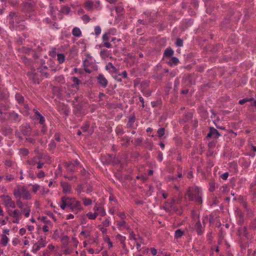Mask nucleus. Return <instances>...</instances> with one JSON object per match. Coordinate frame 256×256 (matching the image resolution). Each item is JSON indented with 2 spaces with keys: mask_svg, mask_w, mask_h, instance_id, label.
<instances>
[{
  "mask_svg": "<svg viewBox=\"0 0 256 256\" xmlns=\"http://www.w3.org/2000/svg\"><path fill=\"white\" fill-rule=\"evenodd\" d=\"M34 110L35 112V114L34 115L35 118H36L38 120H39V122L40 124H44L45 121L44 117L35 109H34Z\"/></svg>",
  "mask_w": 256,
  "mask_h": 256,
  "instance_id": "nucleus-8",
  "label": "nucleus"
},
{
  "mask_svg": "<svg viewBox=\"0 0 256 256\" xmlns=\"http://www.w3.org/2000/svg\"><path fill=\"white\" fill-rule=\"evenodd\" d=\"M194 229L197 232L198 235H201L203 233V227L198 220L194 225Z\"/></svg>",
  "mask_w": 256,
  "mask_h": 256,
  "instance_id": "nucleus-7",
  "label": "nucleus"
},
{
  "mask_svg": "<svg viewBox=\"0 0 256 256\" xmlns=\"http://www.w3.org/2000/svg\"><path fill=\"white\" fill-rule=\"evenodd\" d=\"M14 195L18 198H20L22 196L26 200H30L31 198L30 192L26 188L20 185H17L14 188Z\"/></svg>",
  "mask_w": 256,
  "mask_h": 256,
  "instance_id": "nucleus-2",
  "label": "nucleus"
},
{
  "mask_svg": "<svg viewBox=\"0 0 256 256\" xmlns=\"http://www.w3.org/2000/svg\"><path fill=\"white\" fill-rule=\"evenodd\" d=\"M248 98H245L242 100H240L238 102L239 104H243L246 102H248Z\"/></svg>",
  "mask_w": 256,
  "mask_h": 256,
  "instance_id": "nucleus-54",
  "label": "nucleus"
},
{
  "mask_svg": "<svg viewBox=\"0 0 256 256\" xmlns=\"http://www.w3.org/2000/svg\"><path fill=\"white\" fill-rule=\"evenodd\" d=\"M138 240H136V248L138 249L139 248L140 246V244L142 243V238L140 236H138Z\"/></svg>",
  "mask_w": 256,
  "mask_h": 256,
  "instance_id": "nucleus-42",
  "label": "nucleus"
},
{
  "mask_svg": "<svg viewBox=\"0 0 256 256\" xmlns=\"http://www.w3.org/2000/svg\"><path fill=\"white\" fill-rule=\"evenodd\" d=\"M8 238L6 234H2V238L0 240L1 244L3 246H6L8 242Z\"/></svg>",
  "mask_w": 256,
  "mask_h": 256,
  "instance_id": "nucleus-21",
  "label": "nucleus"
},
{
  "mask_svg": "<svg viewBox=\"0 0 256 256\" xmlns=\"http://www.w3.org/2000/svg\"><path fill=\"white\" fill-rule=\"evenodd\" d=\"M92 56L89 55L86 56V58L84 62V66H88L90 62V60H92Z\"/></svg>",
  "mask_w": 256,
  "mask_h": 256,
  "instance_id": "nucleus-36",
  "label": "nucleus"
},
{
  "mask_svg": "<svg viewBox=\"0 0 256 256\" xmlns=\"http://www.w3.org/2000/svg\"><path fill=\"white\" fill-rule=\"evenodd\" d=\"M57 59L60 64H62L64 61V56L62 54H57Z\"/></svg>",
  "mask_w": 256,
  "mask_h": 256,
  "instance_id": "nucleus-26",
  "label": "nucleus"
},
{
  "mask_svg": "<svg viewBox=\"0 0 256 256\" xmlns=\"http://www.w3.org/2000/svg\"><path fill=\"white\" fill-rule=\"evenodd\" d=\"M102 39L103 40V42H108L110 40V35L109 34H104L102 37Z\"/></svg>",
  "mask_w": 256,
  "mask_h": 256,
  "instance_id": "nucleus-41",
  "label": "nucleus"
},
{
  "mask_svg": "<svg viewBox=\"0 0 256 256\" xmlns=\"http://www.w3.org/2000/svg\"><path fill=\"white\" fill-rule=\"evenodd\" d=\"M142 142V140L141 138H136L134 141V144L136 145H140Z\"/></svg>",
  "mask_w": 256,
  "mask_h": 256,
  "instance_id": "nucleus-56",
  "label": "nucleus"
},
{
  "mask_svg": "<svg viewBox=\"0 0 256 256\" xmlns=\"http://www.w3.org/2000/svg\"><path fill=\"white\" fill-rule=\"evenodd\" d=\"M10 118L14 120L15 122H18L20 120V118H19V116L18 114L14 112H12L10 113Z\"/></svg>",
  "mask_w": 256,
  "mask_h": 256,
  "instance_id": "nucleus-16",
  "label": "nucleus"
},
{
  "mask_svg": "<svg viewBox=\"0 0 256 256\" xmlns=\"http://www.w3.org/2000/svg\"><path fill=\"white\" fill-rule=\"evenodd\" d=\"M176 44L178 46H182L183 45V42L180 38H178L176 42Z\"/></svg>",
  "mask_w": 256,
  "mask_h": 256,
  "instance_id": "nucleus-47",
  "label": "nucleus"
},
{
  "mask_svg": "<svg viewBox=\"0 0 256 256\" xmlns=\"http://www.w3.org/2000/svg\"><path fill=\"white\" fill-rule=\"evenodd\" d=\"M82 20H83V21L88 22L90 21V18L88 15L86 14V15H84L82 16Z\"/></svg>",
  "mask_w": 256,
  "mask_h": 256,
  "instance_id": "nucleus-51",
  "label": "nucleus"
},
{
  "mask_svg": "<svg viewBox=\"0 0 256 256\" xmlns=\"http://www.w3.org/2000/svg\"><path fill=\"white\" fill-rule=\"evenodd\" d=\"M56 144L54 141H52L49 144V148L50 150H53L55 148Z\"/></svg>",
  "mask_w": 256,
  "mask_h": 256,
  "instance_id": "nucleus-44",
  "label": "nucleus"
},
{
  "mask_svg": "<svg viewBox=\"0 0 256 256\" xmlns=\"http://www.w3.org/2000/svg\"><path fill=\"white\" fill-rule=\"evenodd\" d=\"M2 200V204L6 208H15V202L12 200V198L8 195H2L0 196Z\"/></svg>",
  "mask_w": 256,
  "mask_h": 256,
  "instance_id": "nucleus-4",
  "label": "nucleus"
},
{
  "mask_svg": "<svg viewBox=\"0 0 256 256\" xmlns=\"http://www.w3.org/2000/svg\"><path fill=\"white\" fill-rule=\"evenodd\" d=\"M98 83L102 87L105 88L108 85V80L102 74H99L98 76Z\"/></svg>",
  "mask_w": 256,
  "mask_h": 256,
  "instance_id": "nucleus-6",
  "label": "nucleus"
},
{
  "mask_svg": "<svg viewBox=\"0 0 256 256\" xmlns=\"http://www.w3.org/2000/svg\"><path fill=\"white\" fill-rule=\"evenodd\" d=\"M68 207L70 208V210L76 214L81 212L83 210L80 202L76 200L74 198L68 197Z\"/></svg>",
  "mask_w": 256,
  "mask_h": 256,
  "instance_id": "nucleus-3",
  "label": "nucleus"
},
{
  "mask_svg": "<svg viewBox=\"0 0 256 256\" xmlns=\"http://www.w3.org/2000/svg\"><path fill=\"white\" fill-rule=\"evenodd\" d=\"M4 178L7 181H12L14 179V178L13 175L8 174L5 176Z\"/></svg>",
  "mask_w": 256,
  "mask_h": 256,
  "instance_id": "nucleus-38",
  "label": "nucleus"
},
{
  "mask_svg": "<svg viewBox=\"0 0 256 256\" xmlns=\"http://www.w3.org/2000/svg\"><path fill=\"white\" fill-rule=\"evenodd\" d=\"M210 131L212 134V138H217L220 136L218 132L214 128H210Z\"/></svg>",
  "mask_w": 256,
  "mask_h": 256,
  "instance_id": "nucleus-18",
  "label": "nucleus"
},
{
  "mask_svg": "<svg viewBox=\"0 0 256 256\" xmlns=\"http://www.w3.org/2000/svg\"><path fill=\"white\" fill-rule=\"evenodd\" d=\"M228 172H225L221 176V178L222 180H226L228 178Z\"/></svg>",
  "mask_w": 256,
  "mask_h": 256,
  "instance_id": "nucleus-55",
  "label": "nucleus"
},
{
  "mask_svg": "<svg viewBox=\"0 0 256 256\" xmlns=\"http://www.w3.org/2000/svg\"><path fill=\"white\" fill-rule=\"evenodd\" d=\"M210 188L209 190L210 192H214L216 189V184L214 182L211 181L210 182Z\"/></svg>",
  "mask_w": 256,
  "mask_h": 256,
  "instance_id": "nucleus-37",
  "label": "nucleus"
},
{
  "mask_svg": "<svg viewBox=\"0 0 256 256\" xmlns=\"http://www.w3.org/2000/svg\"><path fill=\"white\" fill-rule=\"evenodd\" d=\"M16 205L18 208L22 210L25 208L24 204L20 200V198H18V200H16Z\"/></svg>",
  "mask_w": 256,
  "mask_h": 256,
  "instance_id": "nucleus-33",
  "label": "nucleus"
},
{
  "mask_svg": "<svg viewBox=\"0 0 256 256\" xmlns=\"http://www.w3.org/2000/svg\"><path fill=\"white\" fill-rule=\"evenodd\" d=\"M102 224L104 226L107 227L110 225V221L106 219L103 222Z\"/></svg>",
  "mask_w": 256,
  "mask_h": 256,
  "instance_id": "nucleus-57",
  "label": "nucleus"
},
{
  "mask_svg": "<svg viewBox=\"0 0 256 256\" xmlns=\"http://www.w3.org/2000/svg\"><path fill=\"white\" fill-rule=\"evenodd\" d=\"M62 247L66 248L68 243V238L66 236H63L61 238Z\"/></svg>",
  "mask_w": 256,
  "mask_h": 256,
  "instance_id": "nucleus-17",
  "label": "nucleus"
},
{
  "mask_svg": "<svg viewBox=\"0 0 256 256\" xmlns=\"http://www.w3.org/2000/svg\"><path fill=\"white\" fill-rule=\"evenodd\" d=\"M83 204L86 206L91 205L92 204V200L88 198H82Z\"/></svg>",
  "mask_w": 256,
  "mask_h": 256,
  "instance_id": "nucleus-29",
  "label": "nucleus"
},
{
  "mask_svg": "<svg viewBox=\"0 0 256 256\" xmlns=\"http://www.w3.org/2000/svg\"><path fill=\"white\" fill-rule=\"evenodd\" d=\"M94 210L95 212H98V214H99L102 216H104L105 214L104 210L102 207L95 206L94 208Z\"/></svg>",
  "mask_w": 256,
  "mask_h": 256,
  "instance_id": "nucleus-14",
  "label": "nucleus"
},
{
  "mask_svg": "<svg viewBox=\"0 0 256 256\" xmlns=\"http://www.w3.org/2000/svg\"><path fill=\"white\" fill-rule=\"evenodd\" d=\"M100 46H105L108 48H110L112 46V44L108 42H105L100 45Z\"/></svg>",
  "mask_w": 256,
  "mask_h": 256,
  "instance_id": "nucleus-48",
  "label": "nucleus"
},
{
  "mask_svg": "<svg viewBox=\"0 0 256 256\" xmlns=\"http://www.w3.org/2000/svg\"><path fill=\"white\" fill-rule=\"evenodd\" d=\"M106 68L107 70H110L112 69V70L114 72H116L117 71L116 68V67H114L112 64L110 62L108 63V65L106 66Z\"/></svg>",
  "mask_w": 256,
  "mask_h": 256,
  "instance_id": "nucleus-31",
  "label": "nucleus"
},
{
  "mask_svg": "<svg viewBox=\"0 0 256 256\" xmlns=\"http://www.w3.org/2000/svg\"><path fill=\"white\" fill-rule=\"evenodd\" d=\"M61 186L62 188V190L64 193H70L71 192L72 188L70 184L66 182H62Z\"/></svg>",
  "mask_w": 256,
  "mask_h": 256,
  "instance_id": "nucleus-11",
  "label": "nucleus"
},
{
  "mask_svg": "<svg viewBox=\"0 0 256 256\" xmlns=\"http://www.w3.org/2000/svg\"><path fill=\"white\" fill-rule=\"evenodd\" d=\"M84 186L82 184H79L76 190L78 194H80L82 192H83Z\"/></svg>",
  "mask_w": 256,
  "mask_h": 256,
  "instance_id": "nucleus-39",
  "label": "nucleus"
},
{
  "mask_svg": "<svg viewBox=\"0 0 256 256\" xmlns=\"http://www.w3.org/2000/svg\"><path fill=\"white\" fill-rule=\"evenodd\" d=\"M92 191V187L90 186V185L88 186V187H87V188H86V193H88V194H89Z\"/></svg>",
  "mask_w": 256,
  "mask_h": 256,
  "instance_id": "nucleus-62",
  "label": "nucleus"
},
{
  "mask_svg": "<svg viewBox=\"0 0 256 256\" xmlns=\"http://www.w3.org/2000/svg\"><path fill=\"white\" fill-rule=\"evenodd\" d=\"M172 210L176 212L178 214H182V212L180 210H179L177 208H176L174 206H171Z\"/></svg>",
  "mask_w": 256,
  "mask_h": 256,
  "instance_id": "nucleus-49",
  "label": "nucleus"
},
{
  "mask_svg": "<svg viewBox=\"0 0 256 256\" xmlns=\"http://www.w3.org/2000/svg\"><path fill=\"white\" fill-rule=\"evenodd\" d=\"M150 252L151 254L153 256H155L157 254V251L154 248H150Z\"/></svg>",
  "mask_w": 256,
  "mask_h": 256,
  "instance_id": "nucleus-60",
  "label": "nucleus"
},
{
  "mask_svg": "<svg viewBox=\"0 0 256 256\" xmlns=\"http://www.w3.org/2000/svg\"><path fill=\"white\" fill-rule=\"evenodd\" d=\"M68 197L66 196H62L61 198V202L60 204V208L64 210L66 206H68Z\"/></svg>",
  "mask_w": 256,
  "mask_h": 256,
  "instance_id": "nucleus-9",
  "label": "nucleus"
},
{
  "mask_svg": "<svg viewBox=\"0 0 256 256\" xmlns=\"http://www.w3.org/2000/svg\"><path fill=\"white\" fill-rule=\"evenodd\" d=\"M40 186L38 184L32 185V190L34 192L36 193L39 189Z\"/></svg>",
  "mask_w": 256,
  "mask_h": 256,
  "instance_id": "nucleus-43",
  "label": "nucleus"
},
{
  "mask_svg": "<svg viewBox=\"0 0 256 256\" xmlns=\"http://www.w3.org/2000/svg\"><path fill=\"white\" fill-rule=\"evenodd\" d=\"M184 234V232L182 231L181 230L178 229L175 232V238H179Z\"/></svg>",
  "mask_w": 256,
  "mask_h": 256,
  "instance_id": "nucleus-28",
  "label": "nucleus"
},
{
  "mask_svg": "<svg viewBox=\"0 0 256 256\" xmlns=\"http://www.w3.org/2000/svg\"><path fill=\"white\" fill-rule=\"evenodd\" d=\"M20 218L21 217H17L16 218H13L12 222L16 223V224L19 223L20 220Z\"/></svg>",
  "mask_w": 256,
  "mask_h": 256,
  "instance_id": "nucleus-61",
  "label": "nucleus"
},
{
  "mask_svg": "<svg viewBox=\"0 0 256 256\" xmlns=\"http://www.w3.org/2000/svg\"><path fill=\"white\" fill-rule=\"evenodd\" d=\"M135 122V117L134 116H130L128 118V121L127 123V126L129 128H132Z\"/></svg>",
  "mask_w": 256,
  "mask_h": 256,
  "instance_id": "nucleus-23",
  "label": "nucleus"
},
{
  "mask_svg": "<svg viewBox=\"0 0 256 256\" xmlns=\"http://www.w3.org/2000/svg\"><path fill=\"white\" fill-rule=\"evenodd\" d=\"M10 17V22L12 24V25L14 26H19V24L20 23V20L22 21L23 20H22L20 16H18V14H16L14 12H10L9 14Z\"/></svg>",
  "mask_w": 256,
  "mask_h": 256,
  "instance_id": "nucleus-5",
  "label": "nucleus"
},
{
  "mask_svg": "<svg viewBox=\"0 0 256 256\" xmlns=\"http://www.w3.org/2000/svg\"><path fill=\"white\" fill-rule=\"evenodd\" d=\"M158 158L160 161H162L163 158L162 154L161 152H159L158 156Z\"/></svg>",
  "mask_w": 256,
  "mask_h": 256,
  "instance_id": "nucleus-63",
  "label": "nucleus"
},
{
  "mask_svg": "<svg viewBox=\"0 0 256 256\" xmlns=\"http://www.w3.org/2000/svg\"><path fill=\"white\" fill-rule=\"evenodd\" d=\"M30 208L27 206H26L25 208L23 210H22L21 212H22L24 214V216L26 218H28L30 216Z\"/></svg>",
  "mask_w": 256,
  "mask_h": 256,
  "instance_id": "nucleus-20",
  "label": "nucleus"
},
{
  "mask_svg": "<svg viewBox=\"0 0 256 256\" xmlns=\"http://www.w3.org/2000/svg\"><path fill=\"white\" fill-rule=\"evenodd\" d=\"M28 74H30V78H32L33 79V80H34V83H38V80L36 79V74H34V76H35V77H32V76H31V74H31V73L28 72Z\"/></svg>",
  "mask_w": 256,
  "mask_h": 256,
  "instance_id": "nucleus-53",
  "label": "nucleus"
},
{
  "mask_svg": "<svg viewBox=\"0 0 256 256\" xmlns=\"http://www.w3.org/2000/svg\"><path fill=\"white\" fill-rule=\"evenodd\" d=\"M73 36L76 37H80L82 36V32L80 29L78 28H74L72 31Z\"/></svg>",
  "mask_w": 256,
  "mask_h": 256,
  "instance_id": "nucleus-15",
  "label": "nucleus"
},
{
  "mask_svg": "<svg viewBox=\"0 0 256 256\" xmlns=\"http://www.w3.org/2000/svg\"><path fill=\"white\" fill-rule=\"evenodd\" d=\"M72 80L74 82V84L71 85L72 88H75L76 90L79 89L78 85L80 84V80L75 76L72 78Z\"/></svg>",
  "mask_w": 256,
  "mask_h": 256,
  "instance_id": "nucleus-12",
  "label": "nucleus"
},
{
  "mask_svg": "<svg viewBox=\"0 0 256 256\" xmlns=\"http://www.w3.org/2000/svg\"><path fill=\"white\" fill-rule=\"evenodd\" d=\"M179 62V60H178V58H176V57H172L170 60V62H168V64L170 65V66H172V65H176Z\"/></svg>",
  "mask_w": 256,
  "mask_h": 256,
  "instance_id": "nucleus-25",
  "label": "nucleus"
},
{
  "mask_svg": "<svg viewBox=\"0 0 256 256\" xmlns=\"http://www.w3.org/2000/svg\"><path fill=\"white\" fill-rule=\"evenodd\" d=\"M202 192L201 189L198 186H194L189 188L187 190L186 196L190 201L194 200L198 204H202Z\"/></svg>",
  "mask_w": 256,
  "mask_h": 256,
  "instance_id": "nucleus-1",
  "label": "nucleus"
},
{
  "mask_svg": "<svg viewBox=\"0 0 256 256\" xmlns=\"http://www.w3.org/2000/svg\"><path fill=\"white\" fill-rule=\"evenodd\" d=\"M27 162L30 165L34 166L37 163L36 158L28 159L27 161Z\"/></svg>",
  "mask_w": 256,
  "mask_h": 256,
  "instance_id": "nucleus-35",
  "label": "nucleus"
},
{
  "mask_svg": "<svg viewBox=\"0 0 256 256\" xmlns=\"http://www.w3.org/2000/svg\"><path fill=\"white\" fill-rule=\"evenodd\" d=\"M72 242L76 246H77L78 243V240L76 238H72Z\"/></svg>",
  "mask_w": 256,
  "mask_h": 256,
  "instance_id": "nucleus-59",
  "label": "nucleus"
},
{
  "mask_svg": "<svg viewBox=\"0 0 256 256\" xmlns=\"http://www.w3.org/2000/svg\"><path fill=\"white\" fill-rule=\"evenodd\" d=\"M80 234L84 236V238H90L91 236L90 231L87 228L83 229Z\"/></svg>",
  "mask_w": 256,
  "mask_h": 256,
  "instance_id": "nucleus-13",
  "label": "nucleus"
},
{
  "mask_svg": "<svg viewBox=\"0 0 256 256\" xmlns=\"http://www.w3.org/2000/svg\"><path fill=\"white\" fill-rule=\"evenodd\" d=\"M157 133L158 134V136L162 137L165 134V128H161L158 130Z\"/></svg>",
  "mask_w": 256,
  "mask_h": 256,
  "instance_id": "nucleus-34",
  "label": "nucleus"
},
{
  "mask_svg": "<svg viewBox=\"0 0 256 256\" xmlns=\"http://www.w3.org/2000/svg\"><path fill=\"white\" fill-rule=\"evenodd\" d=\"M45 244H46V242H45L44 240L42 238H41L40 239V240H38V246L42 248V247L44 246Z\"/></svg>",
  "mask_w": 256,
  "mask_h": 256,
  "instance_id": "nucleus-40",
  "label": "nucleus"
},
{
  "mask_svg": "<svg viewBox=\"0 0 256 256\" xmlns=\"http://www.w3.org/2000/svg\"><path fill=\"white\" fill-rule=\"evenodd\" d=\"M89 128V124L88 123H86L84 126H82L81 128V129L83 132H86Z\"/></svg>",
  "mask_w": 256,
  "mask_h": 256,
  "instance_id": "nucleus-45",
  "label": "nucleus"
},
{
  "mask_svg": "<svg viewBox=\"0 0 256 256\" xmlns=\"http://www.w3.org/2000/svg\"><path fill=\"white\" fill-rule=\"evenodd\" d=\"M16 99L19 103H22L24 102V98L19 94H16L15 96Z\"/></svg>",
  "mask_w": 256,
  "mask_h": 256,
  "instance_id": "nucleus-32",
  "label": "nucleus"
},
{
  "mask_svg": "<svg viewBox=\"0 0 256 256\" xmlns=\"http://www.w3.org/2000/svg\"><path fill=\"white\" fill-rule=\"evenodd\" d=\"M65 165L66 166V169H67L68 171L74 172V170L76 168L74 166V165L72 164V162H71L70 163H68V164L66 163L65 164Z\"/></svg>",
  "mask_w": 256,
  "mask_h": 256,
  "instance_id": "nucleus-22",
  "label": "nucleus"
},
{
  "mask_svg": "<svg viewBox=\"0 0 256 256\" xmlns=\"http://www.w3.org/2000/svg\"><path fill=\"white\" fill-rule=\"evenodd\" d=\"M118 224L120 228L126 227V222L124 220L118 222Z\"/></svg>",
  "mask_w": 256,
  "mask_h": 256,
  "instance_id": "nucleus-50",
  "label": "nucleus"
},
{
  "mask_svg": "<svg viewBox=\"0 0 256 256\" xmlns=\"http://www.w3.org/2000/svg\"><path fill=\"white\" fill-rule=\"evenodd\" d=\"M100 54L102 58H105L108 56L110 53L106 50H102L100 52Z\"/></svg>",
  "mask_w": 256,
  "mask_h": 256,
  "instance_id": "nucleus-27",
  "label": "nucleus"
},
{
  "mask_svg": "<svg viewBox=\"0 0 256 256\" xmlns=\"http://www.w3.org/2000/svg\"><path fill=\"white\" fill-rule=\"evenodd\" d=\"M130 239L134 240L136 241L138 239V238H136V237L135 234H133L132 232L130 234Z\"/></svg>",
  "mask_w": 256,
  "mask_h": 256,
  "instance_id": "nucleus-58",
  "label": "nucleus"
},
{
  "mask_svg": "<svg viewBox=\"0 0 256 256\" xmlns=\"http://www.w3.org/2000/svg\"><path fill=\"white\" fill-rule=\"evenodd\" d=\"M98 213L95 212L92 213V212H89L86 214L87 217L90 220H94L98 216Z\"/></svg>",
  "mask_w": 256,
  "mask_h": 256,
  "instance_id": "nucleus-24",
  "label": "nucleus"
},
{
  "mask_svg": "<svg viewBox=\"0 0 256 256\" xmlns=\"http://www.w3.org/2000/svg\"><path fill=\"white\" fill-rule=\"evenodd\" d=\"M44 176V173L43 171L40 170L38 172V173L37 174V176L38 178H43Z\"/></svg>",
  "mask_w": 256,
  "mask_h": 256,
  "instance_id": "nucleus-52",
  "label": "nucleus"
},
{
  "mask_svg": "<svg viewBox=\"0 0 256 256\" xmlns=\"http://www.w3.org/2000/svg\"><path fill=\"white\" fill-rule=\"evenodd\" d=\"M93 6V2L90 1H87L85 3V8H86L88 10H92Z\"/></svg>",
  "mask_w": 256,
  "mask_h": 256,
  "instance_id": "nucleus-30",
  "label": "nucleus"
},
{
  "mask_svg": "<svg viewBox=\"0 0 256 256\" xmlns=\"http://www.w3.org/2000/svg\"><path fill=\"white\" fill-rule=\"evenodd\" d=\"M94 32L96 36H98L100 34L101 29L99 26H96L94 28Z\"/></svg>",
  "mask_w": 256,
  "mask_h": 256,
  "instance_id": "nucleus-46",
  "label": "nucleus"
},
{
  "mask_svg": "<svg viewBox=\"0 0 256 256\" xmlns=\"http://www.w3.org/2000/svg\"><path fill=\"white\" fill-rule=\"evenodd\" d=\"M174 50L170 48H166L164 52V56L166 57L171 56L174 54Z\"/></svg>",
  "mask_w": 256,
  "mask_h": 256,
  "instance_id": "nucleus-19",
  "label": "nucleus"
},
{
  "mask_svg": "<svg viewBox=\"0 0 256 256\" xmlns=\"http://www.w3.org/2000/svg\"><path fill=\"white\" fill-rule=\"evenodd\" d=\"M9 216L12 218H16L17 217H21L22 212L18 210H8V211Z\"/></svg>",
  "mask_w": 256,
  "mask_h": 256,
  "instance_id": "nucleus-10",
  "label": "nucleus"
},
{
  "mask_svg": "<svg viewBox=\"0 0 256 256\" xmlns=\"http://www.w3.org/2000/svg\"><path fill=\"white\" fill-rule=\"evenodd\" d=\"M21 153L23 155H26L28 154V150L26 149H22L21 150Z\"/></svg>",
  "mask_w": 256,
  "mask_h": 256,
  "instance_id": "nucleus-64",
  "label": "nucleus"
}]
</instances>
